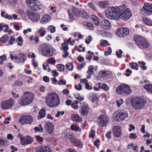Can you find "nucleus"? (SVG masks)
<instances>
[{
	"label": "nucleus",
	"instance_id": "nucleus-1",
	"mask_svg": "<svg viewBox=\"0 0 152 152\" xmlns=\"http://www.w3.org/2000/svg\"><path fill=\"white\" fill-rule=\"evenodd\" d=\"M120 10L117 7L110 6L105 11V16L111 20H118L119 19Z\"/></svg>",
	"mask_w": 152,
	"mask_h": 152
},
{
	"label": "nucleus",
	"instance_id": "nucleus-2",
	"mask_svg": "<svg viewBox=\"0 0 152 152\" xmlns=\"http://www.w3.org/2000/svg\"><path fill=\"white\" fill-rule=\"evenodd\" d=\"M38 50L39 54L43 56L48 57L53 55L54 50L50 45L46 43H43L40 45Z\"/></svg>",
	"mask_w": 152,
	"mask_h": 152
},
{
	"label": "nucleus",
	"instance_id": "nucleus-3",
	"mask_svg": "<svg viewBox=\"0 0 152 152\" xmlns=\"http://www.w3.org/2000/svg\"><path fill=\"white\" fill-rule=\"evenodd\" d=\"M47 105L50 107H55L59 104L58 96L55 93L49 94L46 98Z\"/></svg>",
	"mask_w": 152,
	"mask_h": 152
},
{
	"label": "nucleus",
	"instance_id": "nucleus-4",
	"mask_svg": "<svg viewBox=\"0 0 152 152\" xmlns=\"http://www.w3.org/2000/svg\"><path fill=\"white\" fill-rule=\"evenodd\" d=\"M34 98L33 94L30 92H26L20 98L19 103L22 106H25L31 103Z\"/></svg>",
	"mask_w": 152,
	"mask_h": 152
},
{
	"label": "nucleus",
	"instance_id": "nucleus-5",
	"mask_svg": "<svg viewBox=\"0 0 152 152\" xmlns=\"http://www.w3.org/2000/svg\"><path fill=\"white\" fill-rule=\"evenodd\" d=\"M26 3L30 9L35 11L41 10L42 8V4L37 0H26Z\"/></svg>",
	"mask_w": 152,
	"mask_h": 152
},
{
	"label": "nucleus",
	"instance_id": "nucleus-6",
	"mask_svg": "<svg viewBox=\"0 0 152 152\" xmlns=\"http://www.w3.org/2000/svg\"><path fill=\"white\" fill-rule=\"evenodd\" d=\"M131 102L134 109L139 110L142 109L144 106L146 101L141 97H136L131 100Z\"/></svg>",
	"mask_w": 152,
	"mask_h": 152
},
{
	"label": "nucleus",
	"instance_id": "nucleus-7",
	"mask_svg": "<svg viewBox=\"0 0 152 152\" xmlns=\"http://www.w3.org/2000/svg\"><path fill=\"white\" fill-rule=\"evenodd\" d=\"M128 113L124 109L119 110L114 112L113 118L116 121H123L128 117Z\"/></svg>",
	"mask_w": 152,
	"mask_h": 152
},
{
	"label": "nucleus",
	"instance_id": "nucleus-8",
	"mask_svg": "<svg viewBox=\"0 0 152 152\" xmlns=\"http://www.w3.org/2000/svg\"><path fill=\"white\" fill-rule=\"evenodd\" d=\"M116 92L122 95H129L132 92L129 86L125 84H122L118 86L116 88Z\"/></svg>",
	"mask_w": 152,
	"mask_h": 152
},
{
	"label": "nucleus",
	"instance_id": "nucleus-9",
	"mask_svg": "<svg viewBox=\"0 0 152 152\" xmlns=\"http://www.w3.org/2000/svg\"><path fill=\"white\" fill-rule=\"evenodd\" d=\"M10 56L11 60L15 59V62L20 65L23 64L26 59V56L23 53L16 55L14 56L13 54H11Z\"/></svg>",
	"mask_w": 152,
	"mask_h": 152
},
{
	"label": "nucleus",
	"instance_id": "nucleus-10",
	"mask_svg": "<svg viewBox=\"0 0 152 152\" xmlns=\"http://www.w3.org/2000/svg\"><path fill=\"white\" fill-rule=\"evenodd\" d=\"M134 40L137 45L140 48L142 47L146 48L148 47L147 42L142 37L138 36H135L134 37Z\"/></svg>",
	"mask_w": 152,
	"mask_h": 152
},
{
	"label": "nucleus",
	"instance_id": "nucleus-11",
	"mask_svg": "<svg viewBox=\"0 0 152 152\" xmlns=\"http://www.w3.org/2000/svg\"><path fill=\"white\" fill-rule=\"evenodd\" d=\"M19 121L21 125L24 124H30L33 122V117L30 115L21 116L19 118Z\"/></svg>",
	"mask_w": 152,
	"mask_h": 152
},
{
	"label": "nucleus",
	"instance_id": "nucleus-12",
	"mask_svg": "<svg viewBox=\"0 0 152 152\" xmlns=\"http://www.w3.org/2000/svg\"><path fill=\"white\" fill-rule=\"evenodd\" d=\"M14 104V100L12 98H10L3 101L1 103V107L3 110H7L12 107Z\"/></svg>",
	"mask_w": 152,
	"mask_h": 152
},
{
	"label": "nucleus",
	"instance_id": "nucleus-13",
	"mask_svg": "<svg viewBox=\"0 0 152 152\" xmlns=\"http://www.w3.org/2000/svg\"><path fill=\"white\" fill-rule=\"evenodd\" d=\"M141 10L142 13L145 15H148L152 14V4H145Z\"/></svg>",
	"mask_w": 152,
	"mask_h": 152
},
{
	"label": "nucleus",
	"instance_id": "nucleus-14",
	"mask_svg": "<svg viewBox=\"0 0 152 152\" xmlns=\"http://www.w3.org/2000/svg\"><path fill=\"white\" fill-rule=\"evenodd\" d=\"M80 114L83 116L87 115L88 114L89 110V107L88 104L84 102H80Z\"/></svg>",
	"mask_w": 152,
	"mask_h": 152
},
{
	"label": "nucleus",
	"instance_id": "nucleus-15",
	"mask_svg": "<svg viewBox=\"0 0 152 152\" xmlns=\"http://www.w3.org/2000/svg\"><path fill=\"white\" fill-rule=\"evenodd\" d=\"M108 117L105 115H102L98 117V124L99 126H103L106 125L108 121Z\"/></svg>",
	"mask_w": 152,
	"mask_h": 152
},
{
	"label": "nucleus",
	"instance_id": "nucleus-16",
	"mask_svg": "<svg viewBox=\"0 0 152 152\" xmlns=\"http://www.w3.org/2000/svg\"><path fill=\"white\" fill-rule=\"evenodd\" d=\"M132 12L129 9L126 10L121 13H120L119 18L124 20L129 19L132 15Z\"/></svg>",
	"mask_w": 152,
	"mask_h": 152
},
{
	"label": "nucleus",
	"instance_id": "nucleus-17",
	"mask_svg": "<svg viewBox=\"0 0 152 152\" xmlns=\"http://www.w3.org/2000/svg\"><path fill=\"white\" fill-rule=\"evenodd\" d=\"M27 14L28 18L33 22H37L40 19V15L38 13L32 12H28Z\"/></svg>",
	"mask_w": 152,
	"mask_h": 152
},
{
	"label": "nucleus",
	"instance_id": "nucleus-18",
	"mask_svg": "<svg viewBox=\"0 0 152 152\" xmlns=\"http://www.w3.org/2000/svg\"><path fill=\"white\" fill-rule=\"evenodd\" d=\"M129 33L128 29L126 28H118L116 31L117 35L120 37H124L128 35Z\"/></svg>",
	"mask_w": 152,
	"mask_h": 152
},
{
	"label": "nucleus",
	"instance_id": "nucleus-19",
	"mask_svg": "<svg viewBox=\"0 0 152 152\" xmlns=\"http://www.w3.org/2000/svg\"><path fill=\"white\" fill-rule=\"evenodd\" d=\"M54 126L53 123L46 122L45 124V129L46 132L49 134H51L54 130Z\"/></svg>",
	"mask_w": 152,
	"mask_h": 152
},
{
	"label": "nucleus",
	"instance_id": "nucleus-20",
	"mask_svg": "<svg viewBox=\"0 0 152 152\" xmlns=\"http://www.w3.org/2000/svg\"><path fill=\"white\" fill-rule=\"evenodd\" d=\"M111 24L108 20H102L101 24V27L104 29H108L110 28Z\"/></svg>",
	"mask_w": 152,
	"mask_h": 152
},
{
	"label": "nucleus",
	"instance_id": "nucleus-21",
	"mask_svg": "<svg viewBox=\"0 0 152 152\" xmlns=\"http://www.w3.org/2000/svg\"><path fill=\"white\" fill-rule=\"evenodd\" d=\"M121 127L119 126H115L113 129V132L116 137H120L121 135Z\"/></svg>",
	"mask_w": 152,
	"mask_h": 152
},
{
	"label": "nucleus",
	"instance_id": "nucleus-22",
	"mask_svg": "<svg viewBox=\"0 0 152 152\" xmlns=\"http://www.w3.org/2000/svg\"><path fill=\"white\" fill-rule=\"evenodd\" d=\"M36 152H52L51 149L48 146L40 147L36 149Z\"/></svg>",
	"mask_w": 152,
	"mask_h": 152
},
{
	"label": "nucleus",
	"instance_id": "nucleus-23",
	"mask_svg": "<svg viewBox=\"0 0 152 152\" xmlns=\"http://www.w3.org/2000/svg\"><path fill=\"white\" fill-rule=\"evenodd\" d=\"M65 137L67 139L69 140L70 142L73 143L76 140V138L73 136L72 133L70 132H66L65 134Z\"/></svg>",
	"mask_w": 152,
	"mask_h": 152
},
{
	"label": "nucleus",
	"instance_id": "nucleus-24",
	"mask_svg": "<svg viewBox=\"0 0 152 152\" xmlns=\"http://www.w3.org/2000/svg\"><path fill=\"white\" fill-rule=\"evenodd\" d=\"M51 19L50 16L48 15L45 14L42 18L40 22L43 24L49 22Z\"/></svg>",
	"mask_w": 152,
	"mask_h": 152
},
{
	"label": "nucleus",
	"instance_id": "nucleus-25",
	"mask_svg": "<svg viewBox=\"0 0 152 152\" xmlns=\"http://www.w3.org/2000/svg\"><path fill=\"white\" fill-rule=\"evenodd\" d=\"M87 97L90 100L93 102L98 99L96 94L93 92H91L88 94L87 95Z\"/></svg>",
	"mask_w": 152,
	"mask_h": 152
},
{
	"label": "nucleus",
	"instance_id": "nucleus-26",
	"mask_svg": "<svg viewBox=\"0 0 152 152\" xmlns=\"http://www.w3.org/2000/svg\"><path fill=\"white\" fill-rule=\"evenodd\" d=\"M46 115V111L45 109H42L39 112L37 116L38 119H40L44 117Z\"/></svg>",
	"mask_w": 152,
	"mask_h": 152
},
{
	"label": "nucleus",
	"instance_id": "nucleus-27",
	"mask_svg": "<svg viewBox=\"0 0 152 152\" xmlns=\"http://www.w3.org/2000/svg\"><path fill=\"white\" fill-rule=\"evenodd\" d=\"M72 118L73 121L78 122H81L82 119L77 114H73L72 116Z\"/></svg>",
	"mask_w": 152,
	"mask_h": 152
},
{
	"label": "nucleus",
	"instance_id": "nucleus-28",
	"mask_svg": "<svg viewBox=\"0 0 152 152\" xmlns=\"http://www.w3.org/2000/svg\"><path fill=\"white\" fill-rule=\"evenodd\" d=\"M144 22L147 25L149 26H152V20L149 18L144 17L142 18Z\"/></svg>",
	"mask_w": 152,
	"mask_h": 152
},
{
	"label": "nucleus",
	"instance_id": "nucleus-29",
	"mask_svg": "<svg viewBox=\"0 0 152 152\" xmlns=\"http://www.w3.org/2000/svg\"><path fill=\"white\" fill-rule=\"evenodd\" d=\"M91 19L95 24L98 26L99 24V19L96 15H92Z\"/></svg>",
	"mask_w": 152,
	"mask_h": 152
},
{
	"label": "nucleus",
	"instance_id": "nucleus-30",
	"mask_svg": "<svg viewBox=\"0 0 152 152\" xmlns=\"http://www.w3.org/2000/svg\"><path fill=\"white\" fill-rule=\"evenodd\" d=\"M145 89L149 93L152 94V85L147 84L144 86Z\"/></svg>",
	"mask_w": 152,
	"mask_h": 152
},
{
	"label": "nucleus",
	"instance_id": "nucleus-31",
	"mask_svg": "<svg viewBox=\"0 0 152 152\" xmlns=\"http://www.w3.org/2000/svg\"><path fill=\"white\" fill-rule=\"evenodd\" d=\"M99 4L102 7L105 8L109 5V3L107 1H104L99 2Z\"/></svg>",
	"mask_w": 152,
	"mask_h": 152
},
{
	"label": "nucleus",
	"instance_id": "nucleus-32",
	"mask_svg": "<svg viewBox=\"0 0 152 152\" xmlns=\"http://www.w3.org/2000/svg\"><path fill=\"white\" fill-rule=\"evenodd\" d=\"M33 142L32 138L30 137L27 136L25 138L24 142L26 144H31Z\"/></svg>",
	"mask_w": 152,
	"mask_h": 152
},
{
	"label": "nucleus",
	"instance_id": "nucleus-33",
	"mask_svg": "<svg viewBox=\"0 0 152 152\" xmlns=\"http://www.w3.org/2000/svg\"><path fill=\"white\" fill-rule=\"evenodd\" d=\"M73 144L75 146L80 148H82L83 146V144L80 142L79 140L77 139H76L75 142Z\"/></svg>",
	"mask_w": 152,
	"mask_h": 152
},
{
	"label": "nucleus",
	"instance_id": "nucleus-34",
	"mask_svg": "<svg viewBox=\"0 0 152 152\" xmlns=\"http://www.w3.org/2000/svg\"><path fill=\"white\" fill-rule=\"evenodd\" d=\"M38 32L39 34V36L41 37H44L45 34V31L44 28L42 27L38 30Z\"/></svg>",
	"mask_w": 152,
	"mask_h": 152
},
{
	"label": "nucleus",
	"instance_id": "nucleus-35",
	"mask_svg": "<svg viewBox=\"0 0 152 152\" xmlns=\"http://www.w3.org/2000/svg\"><path fill=\"white\" fill-rule=\"evenodd\" d=\"M34 130L36 132H42L43 129L41 124H39L38 126H36L34 128Z\"/></svg>",
	"mask_w": 152,
	"mask_h": 152
},
{
	"label": "nucleus",
	"instance_id": "nucleus-36",
	"mask_svg": "<svg viewBox=\"0 0 152 152\" xmlns=\"http://www.w3.org/2000/svg\"><path fill=\"white\" fill-rule=\"evenodd\" d=\"M56 68L59 71L62 72L64 70V66L62 64H58L56 65Z\"/></svg>",
	"mask_w": 152,
	"mask_h": 152
},
{
	"label": "nucleus",
	"instance_id": "nucleus-37",
	"mask_svg": "<svg viewBox=\"0 0 152 152\" xmlns=\"http://www.w3.org/2000/svg\"><path fill=\"white\" fill-rule=\"evenodd\" d=\"M99 76L101 78V80H104L106 77V72L104 71H101V74H99Z\"/></svg>",
	"mask_w": 152,
	"mask_h": 152
},
{
	"label": "nucleus",
	"instance_id": "nucleus-38",
	"mask_svg": "<svg viewBox=\"0 0 152 152\" xmlns=\"http://www.w3.org/2000/svg\"><path fill=\"white\" fill-rule=\"evenodd\" d=\"M73 65L72 62L67 63L66 65V68L71 71L73 69Z\"/></svg>",
	"mask_w": 152,
	"mask_h": 152
},
{
	"label": "nucleus",
	"instance_id": "nucleus-39",
	"mask_svg": "<svg viewBox=\"0 0 152 152\" xmlns=\"http://www.w3.org/2000/svg\"><path fill=\"white\" fill-rule=\"evenodd\" d=\"M84 24L87 26V28L90 30H92L94 28V27L93 25L90 23L85 22L84 23Z\"/></svg>",
	"mask_w": 152,
	"mask_h": 152
},
{
	"label": "nucleus",
	"instance_id": "nucleus-40",
	"mask_svg": "<svg viewBox=\"0 0 152 152\" xmlns=\"http://www.w3.org/2000/svg\"><path fill=\"white\" fill-rule=\"evenodd\" d=\"M88 70L87 71V73L88 74L93 75L94 74V73L93 71V68L92 66H90L88 67Z\"/></svg>",
	"mask_w": 152,
	"mask_h": 152
},
{
	"label": "nucleus",
	"instance_id": "nucleus-41",
	"mask_svg": "<svg viewBox=\"0 0 152 152\" xmlns=\"http://www.w3.org/2000/svg\"><path fill=\"white\" fill-rule=\"evenodd\" d=\"M124 102V100L122 98H120L116 100V102L117 106L118 107H120L121 105Z\"/></svg>",
	"mask_w": 152,
	"mask_h": 152
},
{
	"label": "nucleus",
	"instance_id": "nucleus-42",
	"mask_svg": "<svg viewBox=\"0 0 152 152\" xmlns=\"http://www.w3.org/2000/svg\"><path fill=\"white\" fill-rule=\"evenodd\" d=\"M138 65L135 62H132L130 64V66L133 69L135 70H137L138 68L137 67Z\"/></svg>",
	"mask_w": 152,
	"mask_h": 152
},
{
	"label": "nucleus",
	"instance_id": "nucleus-43",
	"mask_svg": "<svg viewBox=\"0 0 152 152\" xmlns=\"http://www.w3.org/2000/svg\"><path fill=\"white\" fill-rule=\"evenodd\" d=\"M23 82L21 81L17 80L15 81L13 85L14 87H17L22 86Z\"/></svg>",
	"mask_w": 152,
	"mask_h": 152
},
{
	"label": "nucleus",
	"instance_id": "nucleus-44",
	"mask_svg": "<svg viewBox=\"0 0 152 152\" xmlns=\"http://www.w3.org/2000/svg\"><path fill=\"white\" fill-rule=\"evenodd\" d=\"M48 28L51 33H53L56 31V27L50 25L48 26Z\"/></svg>",
	"mask_w": 152,
	"mask_h": 152
},
{
	"label": "nucleus",
	"instance_id": "nucleus-45",
	"mask_svg": "<svg viewBox=\"0 0 152 152\" xmlns=\"http://www.w3.org/2000/svg\"><path fill=\"white\" fill-rule=\"evenodd\" d=\"M73 12L75 15L77 16H79L81 14V12H80L78 9L75 8L73 9Z\"/></svg>",
	"mask_w": 152,
	"mask_h": 152
},
{
	"label": "nucleus",
	"instance_id": "nucleus-46",
	"mask_svg": "<svg viewBox=\"0 0 152 152\" xmlns=\"http://www.w3.org/2000/svg\"><path fill=\"white\" fill-rule=\"evenodd\" d=\"M8 39V37L5 35L0 38V40L1 42L5 43L7 42V41Z\"/></svg>",
	"mask_w": 152,
	"mask_h": 152
},
{
	"label": "nucleus",
	"instance_id": "nucleus-47",
	"mask_svg": "<svg viewBox=\"0 0 152 152\" xmlns=\"http://www.w3.org/2000/svg\"><path fill=\"white\" fill-rule=\"evenodd\" d=\"M61 45L63 46L62 47V49L64 50V51H67V50L68 49V48L66 44V42L65 41L64 43L61 44Z\"/></svg>",
	"mask_w": 152,
	"mask_h": 152
},
{
	"label": "nucleus",
	"instance_id": "nucleus-48",
	"mask_svg": "<svg viewBox=\"0 0 152 152\" xmlns=\"http://www.w3.org/2000/svg\"><path fill=\"white\" fill-rule=\"evenodd\" d=\"M102 88L103 90L105 91H108L109 89V87L105 83L102 84Z\"/></svg>",
	"mask_w": 152,
	"mask_h": 152
},
{
	"label": "nucleus",
	"instance_id": "nucleus-49",
	"mask_svg": "<svg viewBox=\"0 0 152 152\" xmlns=\"http://www.w3.org/2000/svg\"><path fill=\"white\" fill-rule=\"evenodd\" d=\"M122 51L121 50H119L118 51L116 52V55L118 58H121L122 56Z\"/></svg>",
	"mask_w": 152,
	"mask_h": 152
},
{
	"label": "nucleus",
	"instance_id": "nucleus-50",
	"mask_svg": "<svg viewBox=\"0 0 152 152\" xmlns=\"http://www.w3.org/2000/svg\"><path fill=\"white\" fill-rule=\"evenodd\" d=\"M58 84L59 85H65L66 84V82L64 80L61 79L59 80Z\"/></svg>",
	"mask_w": 152,
	"mask_h": 152
},
{
	"label": "nucleus",
	"instance_id": "nucleus-51",
	"mask_svg": "<svg viewBox=\"0 0 152 152\" xmlns=\"http://www.w3.org/2000/svg\"><path fill=\"white\" fill-rule=\"evenodd\" d=\"M64 114V111H58L55 115V117L56 118H58L60 115H62Z\"/></svg>",
	"mask_w": 152,
	"mask_h": 152
},
{
	"label": "nucleus",
	"instance_id": "nucleus-52",
	"mask_svg": "<svg viewBox=\"0 0 152 152\" xmlns=\"http://www.w3.org/2000/svg\"><path fill=\"white\" fill-rule=\"evenodd\" d=\"M129 137L131 139H135L137 137L136 134L134 133H131L129 135Z\"/></svg>",
	"mask_w": 152,
	"mask_h": 152
},
{
	"label": "nucleus",
	"instance_id": "nucleus-53",
	"mask_svg": "<svg viewBox=\"0 0 152 152\" xmlns=\"http://www.w3.org/2000/svg\"><path fill=\"white\" fill-rule=\"evenodd\" d=\"M100 44L102 45L106 46L108 44V42L106 40H101L100 42Z\"/></svg>",
	"mask_w": 152,
	"mask_h": 152
},
{
	"label": "nucleus",
	"instance_id": "nucleus-54",
	"mask_svg": "<svg viewBox=\"0 0 152 152\" xmlns=\"http://www.w3.org/2000/svg\"><path fill=\"white\" fill-rule=\"evenodd\" d=\"M112 52L111 48L110 47L108 48V50L106 51L104 53V55L106 56H107L111 54Z\"/></svg>",
	"mask_w": 152,
	"mask_h": 152
},
{
	"label": "nucleus",
	"instance_id": "nucleus-55",
	"mask_svg": "<svg viewBox=\"0 0 152 152\" xmlns=\"http://www.w3.org/2000/svg\"><path fill=\"white\" fill-rule=\"evenodd\" d=\"M75 89L77 91H80L82 89V87L80 84L75 85Z\"/></svg>",
	"mask_w": 152,
	"mask_h": 152
},
{
	"label": "nucleus",
	"instance_id": "nucleus-56",
	"mask_svg": "<svg viewBox=\"0 0 152 152\" xmlns=\"http://www.w3.org/2000/svg\"><path fill=\"white\" fill-rule=\"evenodd\" d=\"M95 131L93 130H91L89 134V137H94L95 135Z\"/></svg>",
	"mask_w": 152,
	"mask_h": 152
},
{
	"label": "nucleus",
	"instance_id": "nucleus-57",
	"mask_svg": "<svg viewBox=\"0 0 152 152\" xmlns=\"http://www.w3.org/2000/svg\"><path fill=\"white\" fill-rule=\"evenodd\" d=\"M48 61L49 64H55L56 62L55 60L51 58H49L48 60Z\"/></svg>",
	"mask_w": 152,
	"mask_h": 152
},
{
	"label": "nucleus",
	"instance_id": "nucleus-58",
	"mask_svg": "<svg viewBox=\"0 0 152 152\" xmlns=\"http://www.w3.org/2000/svg\"><path fill=\"white\" fill-rule=\"evenodd\" d=\"M10 120L11 118L10 117H8L5 119V120L4 121V122L5 124H8L9 123V121Z\"/></svg>",
	"mask_w": 152,
	"mask_h": 152
},
{
	"label": "nucleus",
	"instance_id": "nucleus-59",
	"mask_svg": "<svg viewBox=\"0 0 152 152\" xmlns=\"http://www.w3.org/2000/svg\"><path fill=\"white\" fill-rule=\"evenodd\" d=\"M9 2L11 5L13 6L16 4L17 1L16 0H9Z\"/></svg>",
	"mask_w": 152,
	"mask_h": 152
},
{
	"label": "nucleus",
	"instance_id": "nucleus-60",
	"mask_svg": "<svg viewBox=\"0 0 152 152\" xmlns=\"http://www.w3.org/2000/svg\"><path fill=\"white\" fill-rule=\"evenodd\" d=\"M15 40V38L13 36H11L10 38V40L9 41V43L10 45H12L13 42Z\"/></svg>",
	"mask_w": 152,
	"mask_h": 152
},
{
	"label": "nucleus",
	"instance_id": "nucleus-61",
	"mask_svg": "<svg viewBox=\"0 0 152 152\" xmlns=\"http://www.w3.org/2000/svg\"><path fill=\"white\" fill-rule=\"evenodd\" d=\"M88 39H86L85 41V42L87 44H89L90 42L92 41V38L91 36H88Z\"/></svg>",
	"mask_w": 152,
	"mask_h": 152
},
{
	"label": "nucleus",
	"instance_id": "nucleus-62",
	"mask_svg": "<svg viewBox=\"0 0 152 152\" xmlns=\"http://www.w3.org/2000/svg\"><path fill=\"white\" fill-rule=\"evenodd\" d=\"M89 6L91 8V9H93L94 10H95L96 11H97V8L95 7L94 5L92 4L91 3H89L88 4Z\"/></svg>",
	"mask_w": 152,
	"mask_h": 152
},
{
	"label": "nucleus",
	"instance_id": "nucleus-63",
	"mask_svg": "<svg viewBox=\"0 0 152 152\" xmlns=\"http://www.w3.org/2000/svg\"><path fill=\"white\" fill-rule=\"evenodd\" d=\"M10 148L11 150V152H15L18 150L17 148L15 147L13 145H11L10 146Z\"/></svg>",
	"mask_w": 152,
	"mask_h": 152
},
{
	"label": "nucleus",
	"instance_id": "nucleus-64",
	"mask_svg": "<svg viewBox=\"0 0 152 152\" xmlns=\"http://www.w3.org/2000/svg\"><path fill=\"white\" fill-rule=\"evenodd\" d=\"M52 73L53 74V76L54 77L58 76L59 74V73L56 70H53L52 71Z\"/></svg>",
	"mask_w": 152,
	"mask_h": 152
}]
</instances>
